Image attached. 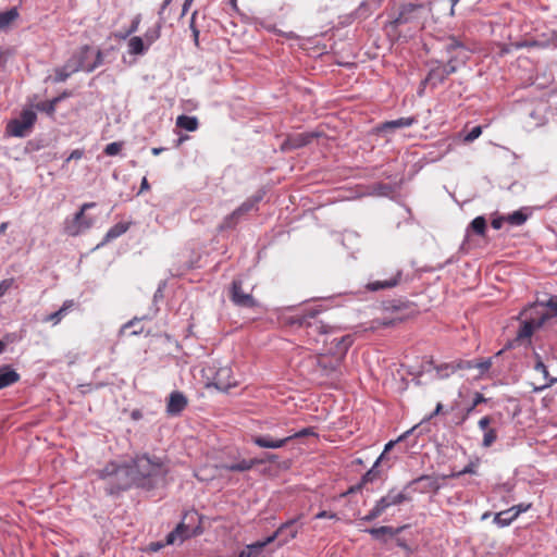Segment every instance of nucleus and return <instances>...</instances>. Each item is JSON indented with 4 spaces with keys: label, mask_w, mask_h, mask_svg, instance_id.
Segmentation results:
<instances>
[{
    "label": "nucleus",
    "mask_w": 557,
    "mask_h": 557,
    "mask_svg": "<svg viewBox=\"0 0 557 557\" xmlns=\"http://www.w3.org/2000/svg\"><path fill=\"white\" fill-rule=\"evenodd\" d=\"M150 186L146 177L141 180L139 194L149 190Z\"/></svg>",
    "instance_id": "774afa93"
},
{
    "label": "nucleus",
    "mask_w": 557,
    "mask_h": 557,
    "mask_svg": "<svg viewBox=\"0 0 557 557\" xmlns=\"http://www.w3.org/2000/svg\"><path fill=\"white\" fill-rule=\"evenodd\" d=\"M148 49L143 37L133 36L127 41V53L131 55H144Z\"/></svg>",
    "instance_id": "a878e982"
},
{
    "label": "nucleus",
    "mask_w": 557,
    "mask_h": 557,
    "mask_svg": "<svg viewBox=\"0 0 557 557\" xmlns=\"http://www.w3.org/2000/svg\"><path fill=\"white\" fill-rule=\"evenodd\" d=\"M529 508L530 505L519 504L517 506H512L510 509H512V515L517 518L521 512L527 511Z\"/></svg>",
    "instance_id": "4d7b16f0"
},
{
    "label": "nucleus",
    "mask_w": 557,
    "mask_h": 557,
    "mask_svg": "<svg viewBox=\"0 0 557 557\" xmlns=\"http://www.w3.org/2000/svg\"><path fill=\"white\" fill-rule=\"evenodd\" d=\"M531 215V210L529 208H521L512 213L506 215V223L520 226L527 222L529 216Z\"/></svg>",
    "instance_id": "cd10ccee"
},
{
    "label": "nucleus",
    "mask_w": 557,
    "mask_h": 557,
    "mask_svg": "<svg viewBox=\"0 0 557 557\" xmlns=\"http://www.w3.org/2000/svg\"><path fill=\"white\" fill-rule=\"evenodd\" d=\"M312 434H314V433L311 428H305V429L300 430L299 432L286 435V437H290V440H293V438H297V437H305V436L312 435Z\"/></svg>",
    "instance_id": "603ef678"
},
{
    "label": "nucleus",
    "mask_w": 557,
    "mask_h": 557,
    "mask_svg": "<svg viewBox=\"0 0 557 557\" xmlns=\"http://www.w3.org/2000/svg\"><path fill=\"white\" fill-rule=\"evenodd\" d=\"M320 312L318 308L306 309L304 313L290 318V324L307 329L309 335L333 333L335 331L333 326L317 319Z\"/></svg>",
    "instance_id": "39448f33"
},
{
    "label": "nucleus",
    "mask_w": 557,
    "mask_h": 557,
    "mask_svg": "<svg viewBox=\"0 0 557 557\" xmlns=\"http://www.w3.org/2000/svg\"><path fill=\"white\" fill-rule=\"evenodd\" d=\"M230 299L234 305L243 308H253L257 306V301L252 296V287L246 290L242 277L233 280L230 288Z\"/></svg>",
    "instance_id": "1a4fd4ad"
},
{
    "label": "nucleus",
    "mask_w": 557,
    "mask_h": 557,
    "mask_svg": "<svg viewBox=\"0 0 557 557\" xmlns=\"http://www.w3.org/2000/svg\"><path fill=\"white\" fill-rule=\"evenodd\" d=\"M396 543H397V546H399L400 548L405 549L406 552H408V553L411 552V548L409 547V545L406 543L405 540L397 539Z\"/></svg>",
    "instance_id": "338daca9"
},
{
    "label": "nucleus",
    "mask_w": 557,
    "mask_h": 557,
    "mask_svg": "<svg viewBox=\"0 0 557 557\" xmlns=\"http://www.w3.org/2000/svg\"><path fill=\"white\" fill-rule=\"evenodd\" d=\"M486 228V220L483 216H476L472 220L468 227V232L472 231L475 234L483 235Z\"/></svg>",
    "instance_id": "37998d69"
},
{
    "label": "nucleus",
    "mask_w": 557,
    "mask_h": 557,
    "mask_svg": "<svg viewBox=\"0 0 557 557\" xmlns=\"http://www.w3.org/2000/svg\"><path fill=\"white\" fill-rule=\"evenodd\" d=\"M61 100V97H55L50 101L40 102L36 106L37 110L53 115L55 112L57 103Z\"/></svg>",
    "instance_id": "79ce46f5"
},
{
    "label": "nucleus",
    "mask_w": 557,
    "mask_h": 557,
    "mask_svg": "<svg viewBox=\"0 0 557 557\" xmlns=\"http://www.w3.org/2000/svg\"><path fill=\"white\" fill-rule=\"evenodd\" d=\"M377 280L370 281L367 284V289L371 292H377L381 289H389L396 287L401 283L403 271L396 267L389 265L383 269L382 273H379Z\"/></svg>",
    "instance_id": "6e6552de"
},
{
    "label": "nucleus",
    "mask_w": 557,
    "mask_h": 557,
    "mask_svg": "<svg viewBox=\"0 0 557 557\" xmlns=\"http://www.w3.org/2000/svg\"><path fill=\"white\" fill-rule=\"evenodd\" d=\"M165 545L168 544L163 542H151L148 546V550L151 553H157L160 549H162Z\"/></svg>",
    "instance_id": "13d9d810"
},
{
    "label": "nucleus",
    "mask_w": 557,
    "mask_h": 557,
    "mask_svg": "<svg viewBox=\"0 0 557 557\" xmlns=\"http://www.w3.org/2000/svg\"><path fill=\"white\" fill-rule=\"evenodd\" d=\"M317 137H319V133L315 132L296 134L288 137V139L284 144V148L298 149L310 144L313 140V138Z\"/></svg>",
    "instance_id": "412c9836"
},
{
    "label": "nucleus",
    "mask_w": 557,
    "mask_h": 557,
    "mask_svg": "<svg viewBox=\"0 0 557 557\" xmlns=\"http://www.w3.org/2000/svg\"><path fill=\"white\" fill-rule=\"evenodd\" d=\"M176 126L188 132H195L198 129L199 122L196 116L182 114L176 119Z\"/></svg>",
    "instance_id": "7c9ffc66"
},
{
    "label": "nucleus",
    "mask_w": 557,
    "mask_h": 557,
    "mask_svg": "<svg viewBox=\"0 0 557 557\" xmlns=\"http://www.w3.org/2000/svg\"><path fill=\"white\" fill-rule=\"evenodd\" d=\"M83 157H84V150L83 149H75L66 158L65 163H69L71 160H79Z\"/></svg>",
    "instance_id": "5fc2aeb1"
},
{
    "label": "nucleus",
    "mask_w": 557,
    "mask_h": 557,
    "mask_svg": "<svg viewBox=\"0 0 557 557\" xmlns=\"http://www.w3.org/2000/svg\"><path fill=\"white\" fill-rule=\"evenodd\" d=\"M161 36V25L157 24L154 27L147 29L143 39L145 44L150 48Z\"/></svg>",
    "instance_id": "58836bf2"
},
{
    "label": "nucleus",
    "mask_w": 557,
    "mask_h": 557,
    "mask_svg": "<svg viewBox=\"0 0 557 557\" xmlns=\"http://www.w3.org/2000/svg\"><path fill=\"white\" fill-rule=\"evenodd\" d=\"M442 368V364L441 366H436L434 367L435 371H436V376L438 379H445V377H448L450 374H453L454 372H450V370H441Z\"/></svg>",
    "instance_id": "680f3d73"
},
{
    "label": "nucleus",
    "mask_w": 557,
    "mask_h": 557,
    "mask_svg": "<svg viewBox=\"0 0 557 557\" xmlns=\"http://www.w3.org/2000/svg\"><path fill=\"white\" fill-rule=\"evenodd\" d=\"M414 123H416V119L412 116L399 117L397 120L387 121V122L383 123L379 127V131L387 132V131H393V129L401 128V127H410Z\"/></svg>",
    "instance_id": "bb28decb"
},
{
    "label": "nucleus",
    "mask_w": 557,
    "mask_h": 557,
    "mask_svg": "<svg viewBox=\"0 0 557 557\" xmlns=\"http://www.w3.org/2000/svg\"><path fill=\"white\" fill-rule=\"evenodd\" d=\"M534 370L537 371V372H541L543 374L544 379L548 381L542 388L550 386L552 384L557 382V379H550L549 377V373L547 371V368L544 364V362H543V360H542V358H541V356L539 354H535Z\"/></svg>",
    "instance_id": "c9c22d12"
},
{
    "label": "nucleus",
    "mask_w": 557,
    "mask_h": 557,
    "mask_svg": "<svg viewBox=\"0 0 557 557\" xmlns=\"http://www.w3.org/2000/svg\"><path fill=\"white\" fill-rule=\"evenodd\" d=\"M482 134L481 126H474L465 137L466 141H473Z\"/></svg>",
    "instance_id": "8fccbe9b"
},
{
    "label": "nucleus",
    "mask_w": 557,
    "mask_h": 557,
    "mask_svg": "<svg viewBox=\"0 0 557 557\" xmlns=\"http://www.w3.org/2000/svg\"><path fill=\"white\" fill-rule=\"evenodd\" d=\"M467 473H471V474L475 473V468H474V466L472 463H470L467 467H465L458 473H453L450 476L455 478V476H459V475L467 474Z\"/></svg>",
    "instance_id": "bf43d9fd"
},
{
    "label": "nucleus",
    "mask_w": 557,
    "mask_h": 557,
    "mask_svg": "<svg viewBox=\"0 0 557 557\" xmlns=\"http://www.w3.org/2000/svg\"><path fill=\"white\" fill-rule=\"evenodd\" d=\"M383 458L384 454H381L380 457L374 462V465L372 466V468L362 475L360 481L362 485H366L369 482H373L380 476V470H377V466L383 460Z\"/></svg>",
    "instance_id": "f704fd0d"
},
{
    "label": "nucleus",
    "mask_w": 557,
    "mask_h": 557,
    "mask_svg": "<svg viewBox=\"0 0 557 557\" xmlns=\"http://www.w3.org/2000/svg\"><path fill=\"white\" fill-rule=\"evenodd\" d=\"M404 529H406V525H403V527H399V528H396V529L393 528V527L383 525V527H380V528L367 529L366 532L371 534L374 539L381 540L383 537V535L395 536L398 533H400Z\"/></svg>",
    "instance_id": "c85d7f7f"
},
{
    "label": "nucleus",
    "mask_w": 557,
    "mask_h": 557,
    "mask_svg": "<svg viewBox=\"0 0 557 557\" xmlns=\"http://www.w3.org/2000/svg\"><path fill=\"white\" fill-rule=\"evenodd\" d=\"M504 223H506V215L504 216H497L492 220V226L495 230H499Z\"/></svg>",
    "instance_id": "052dcab7"
},
{
    "label": "nucleus",
    "mask_w": 557,
    "mask_h": 557,
    "mask_svg": "<svg viewBox=\"0 0 557 557\" xmlns=\"http://www.w3.org/2000/svg\"><path fill=\"white\" fill-rule=\"evenodd\" d=\"M98 476L108 481L107 492L110 495L126 491L132 486H137L131 462L122 465L109 462L98 471Z\"/></svg>",
    "instance_id": "7ed1b4c3"
},
{
    "label": "nucleus",
    "mask_w": 557,
    "mask_h": 557,
    "mask_svg": "<svg viewBox=\"0 0 557 557\" xmlns=\"http://www.w3.org/2000/svg\"><path fill=\"white\" fill-rule=\"evenodd\" d=\"M408 488L409 487H407V485L400 492H397L396 488H392L388 491V493L385 496L381 497L377 500V504L383 509V511H385L391 506H397L405 502H409V500H411V497L407 493Z\"/></svg>",
    "instance_id": "f3484780"
},
{
    "label": "nucleus",
    "mask_w": 557,
    "mask_h": 557,
    "mask_svg": "<svg viewBox=\"0 0 557 557\" xmlns=\"http://www.w3.org/2000/svg\"><path fill=\"white\" fill-rule=\"evenodd\" d=\"M129 227L128 222H119L114 224L106 234L104 242H111L120 237L122 234L127 232Z\"/></svg>",
    "instance_id": "2f4dec72"
},
{
    "label": "nucleus",
    "mask_w": 557,
    "mask_h": 557,
    "mask_svg": "<svg viewBox=\"0 0 557 557\" xmlns=\"http://www.w3.org/2000/svg\"><path fill=\"white\" fill-rule=\"evenodd\" d=\"M140 21H141V15H140V14H137V15L133 18V21H132V23H131V25H129V27H128V29H127V30H128V34H134V33H136V32L138 30V28H139V24H140Z\"/></svg>",
    "instance_id": "864d4df0"
},
{
    "label": "nucleus",
    "mask_w": 557,
    "mask_h": 557,
    "mask_svg": "<svg viewBox=\"0 0 557 557\" xmlns=\"http://www.w3.org/2000/svg\"><path fill=\"white\" fill-rule=\"evenodd\" d=\"M474 369L473 360H459L450 363H443L441 370H450L456 372L457 370H471Z\"/></svg>",
    "instance_id": "72a5a7b5"
},
{
    "label": "nucleus",
    "mask_w": 557,
    "mask_h": 557,
    "mask_svg": "<svg viewBox=\"0 0 557 557\" xmlns=\"http://www.w3.org/2000/svg\"><path fill=\"white\" fill-rule=\"evenodd\" d=\"M262 553V549L257 545V543H252L247 545L237 557H259Z\"/></svg>",
    "instance_id": "c03bdc74"
},
{
    "label": "nucleus",
    "mask_w": 557,
    "mask_h": 557,
    "mask_svg": "<svg viewBox=\"0 0 557 557\" xmlns=\"http://www.w3.org/2000/svg\"><path fill=\"white\" fill-rule=\"evenodd\" d=\"M145 319H148V317H147V315H144V317H141V318H137V317L133 318L132 320H129L128 322H126V323L121 327L120 333H121V334H123V333H125V332H126V330H128V329H132V327H133L134 330L131 332V334H132V335H138V334H141V333H143V331H144V329H143V326L137 327V324H138L141 320H145Z\"/></svg>",
    "instance_id": "4c0bfd02"
},
{
    "label": "nucleus",
    "mask_w": 557,
    "mask_h": 557,
    "mask_svg": "<svg viewBox=\"0 0 557 557\" xmlns=\"http://www.w3.org/2000/svg\"><path fill=\"white\" fill-rule=\"evenodd\" d=\"M496 440L497 433L495 429H488L487 431L484 432L482 446L485 448L491 447Z\"/></svg>",
    "instance_id": "49530a36"
},
{
    "label": "nucleus",
    "mask_w": 557,
    "mask_h": 557,
    "mask_svg": "<svg viewBox=\"0 0 557 557\" xmlns=\"http://www.w3.org/2000/svg\"><path fill=\"white\" fill-rule=\"evenodd\" d=\"M483 403H486V398L483 396V394L476 393L474 395L471 406H473L475 408L476 406H479L480 404H483Z\"/></svg>",
    "instance_id": "0e129e2a"
},
{
    "label": "nucleus",
    "mask_w": 557,
    "mask_h": 557,
    "mask_svg": "<svg viewBox=\"0 0 557 557\" xmlns=\"http://www.w3.org/2000/svg\"><path fill=\"white\" fill-rule=\"evenodd\" d=\"M288 527V524H281L275 532H273L270 536L265 537L262 541L256 542L257 545L263 550V548L273 543L276 539H278L281 535L284 534L285 529Z\"/></svg>",
    "instance_id": "ea45409f"
},
{
    "label": "nucleus",
    "mask_w": 557,
    "mask_h": 557,
    "mask_svg": "<svg viewBox=\"0 0 557 557\" xmlns=\"http://www.w3.org/2000/svg\"><path fill=\"white\" fill-rule=\"evenodd\" d=\"M491 367H492V358L474 361V369L479 370V375H483L484 373H486Z\"/></svg>",
    "instance_id": "de8ad7c7"
},
{
    "label": "nucleus",
    "mask_w": 557,
    "mask_h": 557,
    "mask_svg": "<svg viewBox=\"0 0 557 557\" xmlns=\"http://www.w3.org/2000/svg\"><path fill=\"white\" fill-rule=\"evenodd\" d=\"M20 374L11 366L0 367V389L20 381Z\"/></svg>",
    "instance_id": "5701e85b"
},
{
    "label": "nucleus",
    "mask_w": 557,
    "mask_h": 557,
    "mask_svg": "<svg viewBox=\"0 0 557 557\" xmlns=\"http://www.w3.org/2000/svg\"><path fill=\"white\" fill-rule=\"evenodd\" d=\"M352 343L354 337L350 334L344 335L339 338L332 339L331 344L334 345L335 347V351L333 354L344 359Z\"/></svg>",
    "instance_id": "b1692460"
},
{
    "label": "nucleus",
    "mask_w": 557,
    "mask_h": 557,
    "mask_svg": "<svg viewBox=\"0 0 557 557\" xmlns=\"http://www.w3.org/2000/svg\"><path fill=\"white\" fill-rule=\"evenodd\" d=\"M516 518H515V515H512V509H507V510L496 513L494 517V522L498 527L504 528V527L509 525Z\"/></svg>",
    "instance_id": "e433bc0d"
},
{
    "label": "nucleus",
    "mask_w": 557,
    "mask_h": 557,
    "mask_svg": "<svg viewBox=\"0 0 557 557\" xmlns=\"http://www.w3.org/2000/svg\"><path fill=\"white\" fill-rule=\"evenodd\" d=\"M315 518L317 519L329 518V519H336V520L338 519L336 513L329 512V511H325V510L320 511L319 513H317Z\"/></svg>",
    "instance_id": "e2e57ef3"
},
{
    "label": "nucleus",
    "mask_w": 557,
    "mask_h": 557,
    "mask_svg": "<svg viewBox=\"0 0 557 557\" xmlns=\"http://www.w3.org/2000/svg\"><path fill=\"white\" fill-rule=\"evenodd\" d=\"M18 15L20 14L16 8H12L5 12L0 13V29H8L10 25L17 20Z\"/></svg>",
    "instance_id": "473e14b6"
},
{
    "label": "nucleus",
    "mask_w": 557,
    "mask_h": 557,
    "mask_svg": "<svg viewBox=\"0 0 557 557\" xmlns=\"http://www.w3.org/2000/svg\"><path fill=\"white\" fill-rule=\"evenodd\" d=\"M343 360L337 355H320L314 358V372L327 380H338L342 375Z\"/></svg>",
    "instance_id": "423d86ee"
},
{
    "label": "nucleus",
    "mask_w": 557,
    "mask_h": 557,
    "mask_svg": "<svg viewBox=\"0 0 557 557\" xmlns=\"http://www.w3.org/2000/svg\"><path fill=\"white\" fill-rule=\"evenodd\" d=\"M137 487L152 490L166 483L169 467L159 457L148 454L136 455L131 461Z\"/></svg>",
    "instance_id": "f257e3e1"
},
{
    "label": "nucleus",
    "mask_w": 557,
    "mask_h": 557,
    "mask_svg": "<svg viewBox=\"0 0 557 557\" xmlns=\"http://www.w3.org/2000/svg\"><path fill=\"white\" fill-rule=\"evenodd\" d=\"M529 310L539 314L540 324H545L548 320L557 318V296H550L547 300H537L529 306Z\"/></svg>",
    "instance_id": "f8f14e48"
},
{
    "label": "nucleus",
    "mask_w": 557,
    "mask_h": 557,
    "mask_svg": "<svg viewBox=\"0 0 557 557\" xmlns=\"http://www.w3.org/2000/svg\"><path fill=\"white\" fill-rule=\"evenodd\" d=\"M521 317L525 318L521 321V325L517 332L516 341L518 342L530 339L535 330L544 325L539 323V314H536L535 311H530L529 307L520 313L519 319Z\"/></svg>",
    "instance_id": "9b49d317"
},
{
    "label": "nucleus",
    "mask_w": 557,
    "mask_h": 557,
    "mask_svg": "<svg viewBox=\"0 0 557 557\" xmlns=\"http://www.w3.org/2000/svg\"><path fill=\"white\" fill-rule=\"evenodd\" d=\"M92 50L89 46H84L79 49L77 53H75L72 58H70L67 61L72 64H77L82 66H92V71L96 70L99 65L102 64V53L101 51H97L95 53V60L90 61L89 58L92 55Z\"/></svg>",
    "instance_id": "ddd939ff"
},
{
    "label": "nucleus",
    "mask_w": 557,
    "mask_h": 557,
    "mask_svg": "<svg viewBox=\"0 0 557 557\" xmlns=\"http://www.w3.org/2000/svg\"><path fill=\"white\" fill-rule=\"evenodd\" d=\"M448 53L451 54L447 64L440 62L432 63L429 74L422 82L423 85L436 87L442 84L448 75L456 72L459 64H463L469 59V50L456 39L447 46Z\"/></svg>",
    "instance_id": "f03ea898"
},
{
    "label": "nucleus",
    "mask_w": 557,
    "mask_h": 557,
    "mask_svg": "<svg viewBox=\"0 0 557 557\" xmlns=\"http://www.w3.org/2000/svg\"><path fill=\"white\" fill-rule=\"evenodd\" d=\"M420 9H421V7L413 5V4H408V5L404 7L403 11L399 13V15L394 21L395 25H400V24L409 22L410 18L408 16V14L412 13L414 11H418Z\"/></svg>",
    "instance_id": "a19ab883"
},
{
    "label": "nucleus",
    "mask_w": 557,
    "mask_h": 557,
    "mask_svg": "<svg viewBox=\"0 0 557 557\" xmlns=\"http://www.w3.org/2000/svg\"><path fill=\"white\" fill-rule=\"evenodd\" d=\"M200 533H201L200 525H197L196 528H190L189 525L185 524L184 522H181L176 525V528L173 531H171L166 535L165 543L168 545H173L177 540H180V542H183L193 536H197Z\"/></svg>",
    "instance_id": "2eb2a0df"
},
{
    "label": "nucleus",
    "mask_w": 557,
    "mask_h": 557,
    "mask_svg": "<svg viewBox=\"0 0 557 557\" xmlns=\"http://www.w3.org/2000/svg\"><path fill=\"white\" fill-rule=\"evenodd\" d=\"M188 405L187 397L180 391H174L169 395L166 403V413L171 417L180 416Z\"/></svg>",
    "instance_id": "6ab92c4d"
},
{
    "label": "nucleus",
    "mask_w": 557,
    "mask_h": 557,
    "mask_svg": "<svg viewBox=\"0 0 557 557\" xmlns=\"http://www.w3.org/2000/svg\"><path fill=\"white\" fill-rule=\"evenodd\" d=\"M252 443L262 448H281L290 441V437L273 438L270 435L252 436Z\"/></svg>",
    "instance_id": "4be33fe9"
},
{
    "label": "nucleus",
    "mask_w": 557,
    "mask_h": 557,
    "mask_svg": "<svg viewBox=\"0 0 557 557\" xmlns=\"http://www.w3.org/2000/svg\"><path fill=\"white\" fill-rule=\"evenodd\" d=\"M121 149H122L121 143H117V141L110 143L106 146L104 153L107 156H115L121 151Z\"/></svg>",
    "instance_id": "09e8293b"
},
{
    "label": "nucleus",
    "mask_w": 557,
    "mask_h": 557,
    "mask_svg": "<svg viewBox=\"0 0 557 557\" xmlns=\"http://www.w3.org/2000/svg\"><path fill=\"white\" fill-rule=\"evenodd\" d=\"M383 509L380 507L377 502L375 503L374 507L364 516L361 518L364 522H371L379 518L383 513Z\"/></svg>",
    "instance_id": "a18cd8bd"
},
{
    "label": "nucleus",
    "mask_w": 557,
    "mask_h": 557,
    "mask_svg": "<svg viewBox=\"0 0 557 557\" xmlns=\"http://www.w3.org/2000/svg\"><path fill=\"white\" fill-rule=\"evenodd\" d=\"M262 199V195H256L251 198H248L244 201L237 209H235L231 214L225 216L221 224V228H232L234 227L244 216L257 209L258 202Z\"/></svg>",
    "instance_id": "9d476101"
},
{
    "label": "nucleus",
    "mask_w": 557,
    "mask_h": 557,
    "mask_svg": "<svg viewBox=\"0 0 557 557\" xmlns=\"http://www.w3.org/2000/svg\"><path fill=\"white\" fill-rule=\"evenodd\" d=\"M258 463H260V460L258 459H243L238 462L224 465L222 468L231 472H244L252 469Z\"/></svg>",
    "instance_id": "c756f323"
},
{
    "label": "nucleus",
    "mask_w": 557,
    "mask_h": 557,
    "mask_svg": "<svg viewBox=\"0 0 557 557\" xmlns=\"http://www.w3.org/2000/svg\"><path fill=\"white\" fill-rule=\"evenodd\" d=\"M446 476H434V475H421L414 480H411L407 487L417 485V491L420 493L438 492L443 486V481Z\"/></svg>",
    "instance_id": "4468645a"
},
{
    "label": "nucleus",
    "mask_w": 557,
    "mask_h": 557,
    "mask_svg": "<svg viewBox=\"0 0 557 557\" xmlns=\"http://www.w3.org/2000/svg\"><path fill=\"white\" fill-rule=\"evenodd\" d=\"M36 120L37 114L33 109H24L17 117L8 123L7 134L13 137H26L32 133Z\"/></svg>",
    "instance_id": "0eeeda50"
},
{
    "label": "nucleus",
    "mask_w": 557,
    "mask_h": 557,
    "mask_svg": "<svg viewBox=\"0 0 557 557\" xmlns=\"http://www.w3.org/2000/svg\"><path fill=\"white\" fill-rule=\"evenodd\" d=\"M79 71L90 73L92 72V66H82L77 64L75 65L66 61V63L62 67L55 70L54 81L58 83L65 82L72 74Z\"/></svg>",
    "instance_id": "aec40b11"
},
{
    "label": "nucleus",
    "mask_w": 557,
    "mask_h": 557,
    "mask_svg": "<svg viewBox=\"0 0 557 557\" xmlns=\"http://www.w3.org/2000/svg\"><path fill=\"white\" fill-rule=\"evenodd\" d=\"M283 524H288V527L285 529L284 534L281 535L282 539L278 542V546H283L287 544L290 540L295 539L302 527L301 524H298V518L290 519L284 522Z\"/></svg>",
    "instance_id": "393cba45"
},
{
    "label": "nucleus",
    "mask_w": 557,
    "mask_h": 557,
    "mask_svg": "<svg viewBox=\"0 0 557 557\" xmlns=\"http://www.w3.org/2000/svg\"><path fill=\"white\" fill-rule=\"evenodd\" d=\"M212 384L220 391L227 392L237 385V381L233 376L232 369L227 366L220 367L213 376Z\"/></svg>",
    "instance_id": "dca6fc26"
},
{
    "label": "nucleus",
    "mask_w": 557,
    "mask_h": 557,
    "mask_svg": "<svg viewBox=\"0 0 557 557\" xmlns=\"http://www.w3.org/2000/svg\"><path fill=\"white\" fill-rule=\"evenodd\" d=\"M79 302L74 299H66L63 301L62 306L59 310L46 315L42 319V322H50L53 326L58 325L71 311L79 310Z\"/></svg>",
    "instance_id": "a211bd4d"
},
{
    "label": "nucleus",
    "mask_w": 557,
    "mask_h": 557,
    "mask_svg": "<svg viewBox=\"0 0 557 557\" xmlns=\"http://www.w3.org/2000/svg\"><path fill=\"white\" fill-rule=\"evenodd\" d=\"M492 422V418L490 416H485L483 417L482 419L479 420V428L482 430V431H487L488 430V426Z\"/></svg>",
    "instance_id": "6e6d98bb"
},
{
    "label": "nucleus",
    "mask_w": 557,
    "mask_h": 557,
    "mask_svg": "<svg viewBox=\"0 0 557 557\" xmlns=\"http://www.w3.org/2000/svg\"><path fill=\"white\" fill-rule=\"evenodd\" d=\"M474 409H475V408H474L473 406H469V407L465 410V412H463V414H462V417H461V419H460V422H459V423H463V422H465V421L470 417V414L474 411Z\"/></svg>",
    "instance_id": "69168bd1"
},
{
    "label": "nucleus",
    "mask_w": 557,
    "mask_h": 557,
    "mask_svg": "<svg viewBox=\"0 0 557 557\" xmlns=\"http://www.w3.org/2000/svg\"><path fill=\"white\" fill-rule=\"evenodd\" d=\"M96 207V202L83 203L79 210L71 218H66L63 223V231L70 236H78L89 231L96 218L88 214L87 211Z\"/></svg>",
    "instance_id": "20e7f679"
},
{
    "label": "nucleus",
    "mask_w": 557,
    "mask_h": 557,
    "mask_svg": "<svg viewBox=\"0 0 557 557\" xmlns=\"http://www.w3.org/2000/svg\"><path fill=\"white\" fill-rule=\"evenodd\" d=\"M14 278H5L0 282V297L4 296L5 293L13 286Z\"/></svg>",
    "instance_id": "3c124183"
}]
</instances>
